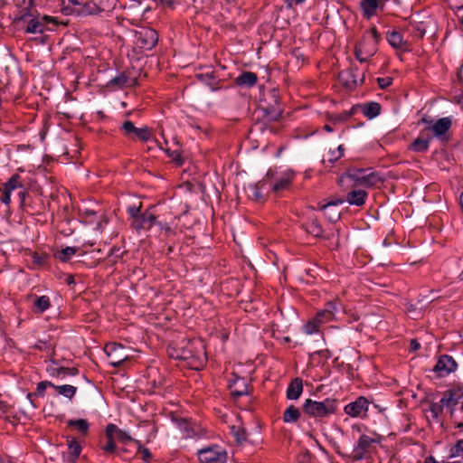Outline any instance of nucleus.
<instances>
[{
    "instance_id": "obj_1",
    "label": "nucleus",
    "mask_w": 463,
    "mask_h": 463,
    "mask_svg": "<svg viewBox=\"0 0 463 463\" xmlns=\"http://www.w3.org/2000/svg\"><path fill=\"white\" fill-rule=\"evenodd\" d=\"M169 355L175 359L188 360L189 365L195 370L203 366L206 362L204 348L199 340H189L177 348H172Z\"/></svg>"
},
{
    "instance_id": "obj_2",
    "label": "nucleus",
    "mask_w": 463,
    "mask_h": 463,
    "mask_svg": "<svg viewBox=\"0 0 463 463\" xmlns=\"http://www.w3.org/2000/svg\"><path fill=\"white\" fill-rule=\"evenodd\" d=\"M338 311V307L335 302L330 301L326 304L324 309L318 311L316 317L309 320L304 326V331L307 335L317 333L319 327L326 323L334 321L335 319V313Z\"/></svg>"
},
{
    "instance_id": "obj_3",
    "label": "nucleus",
    "mask_w": 463,
    "mask_h": 463,
    "mask_svg": "<svg viewBox=\"0 0 463 463\" xmlns=\"http://www.w3.org/2000/svg\"><path fill=\"white\" fill-rule=\"evenodd\" d=\"M380 40V35L375 28H372L367 32L363 39L362 43L356 44L354 48L355 58L360 62H365L369 57L374 55L377 51L376 45Z\"/></svg>"
},
{
    "instance_id": "obj_4",
    "label": "nucleus",
    "mask_w": 463,
    "mask_h": 463,
    "mask_svg": "<svg viewBox=\"0 0 463 463\" xmlns=\"http://www.w3.org/2000/svg\"><path fill=\"white\" fill-rule=\"evenodd\" d=\"M346 178L354 181L355 185L366 188L377 186L383 182V177L379 174L364 169H356L347 173L340 179V182H343Z\"/></svg>"
},
{
    "instance_id": "obj_5",
    "label": "nucleus",
    "mask_w": 463,
    "mask_h": 463,
    "mask_svg": "<svg viewBox=\"0 0 463 463\" xmlns=\"http://www.w3.org/2000/svg\"><path fill=\"white\" fill-rule=\"evenodd\" d=\"M303 410L306 413L314 417H324L335 411L334 401L326 400L324 402H316L307 399L304 405Z\"/></svg>"
},
{
    "instance_id": "obj_6",
    "label": "nucleus",
    "mask_w": 463,
    "mask_h": 463,
    "mask_svg": "<svg viewBox=\"0 0 463 463\" xmlns=\"http://www.w3.org/2000/svg\"><path fill=\"white\" fill-rule=\"evenodd\" d=\"M200 463H225L227 451L217 445L203 448L197 452Z\"/></svg>"
},
{
    "instance_id": "obj_7",
    "label": "nucleus",
    "mask_w": 463,
    "mask_h": 463,
    "mask_svg": "<svg viewBox=\"0 0 463 463\" xmlns=\"http://www.w3.org/2000/svg\"><path fill=\"white\" fill-rule=\"evenodd\" d=\"M105 352L109 357V364L114 367L119 366L123 362L130 357L128 350L117 343L106 345Z\"/></svg>"
},
{
    "instance_id": "obj_8",
    "label": "nucleus",
    "mask_w": 463,
    "mask_h": 463,
    "mask_svg": "<svg viewBox=\"0 0 463 463\" xmlns=\"http://www.w3.org/2000/svg\"><path fill=\"white\" fill-rule=\"evenodd\" d=\"M461 392L459 391L449 390L443 393L440 399V403L446 408L453 421L458 420V413H460L459 408H456L461 399Z\"/></svg>"
},
{
    "instance_id": "obj_9",
    "label": "nucleus",
    "mask_w": 463,
    "mask_h": 463,
    "mask_svg": "<svg viewBox=\"0 0 463 463\" xmlns=\"http://www.w3.org/2000/svg\"><path fill=\"white\" fill-rule=\"evenodd\" d=\"M137 43L146 50H151L158 41V34L152 28H142L137 33Z\"/></svg>"
},
{
    "instance_id": "obj_10",
    "label": "nucleus",
    "mask_w": 463,
    "mask_h": 463,
    "mask_svg": "<svg viewBox=\"0 0 463 463\" xmlns=\"http://www.w3.org/2000/svg\"><path fill=\"white\" fill-rule=\"evenodd\" d=\"M368 406V400L360 396L354 402H350L345 407V412L351 417H361L365 415Z\"/></svg>"
},
{
    "instance_id": "obj_11",
    "label": "nucleus",
    "mask_w": 463,
    "mask_h": 463,
    "mask_svg": "<svg viewBox=\"0 0 463 463\" xmlns=\"http://www.w3.org/2000/svg\"><path fill=\"white\" fill-rule=\"evenodd\" d=\"M456 368L455 360L451 356L444 354L439 357L433 370L439 377H444L454 372Z\"/></svg>"
},
{
    "instance_id": "obj_12",
    "label": "nucleus",
    "mask_w": 463,
    "mask_h": 463,
    "mask_svg": "<svg viewBox=\"0 0 463 463\" xmlns=\"http://www.w3.org/2000/svg\"><path fill=\"white\" fill-rule=\"evenodd\" d=\"M20 177L18 175H13L8 182H6L5 184H4L1 187H0V193H1V195H0V200L2 203H4L5 204L8 205L10 203V201H11V194L16 190V189H21L22 188V184H20V181H19Z\"/></svg>"
},
{
    "instance_id": "obj_13",
    "label": "nucleus",
    "mask_w": 463,
    "mask_h": 463,
    "mask_svg": "<svg viewBox=\"0 0 463 463\" xmlns=\"http://www.w3.org/2000/svg\"><path fill=\"white\" fill-rule=\"evenodd\" d=\"M49 22L55 23V19L47 15L43 16L41 19L32 18L28 20L25 32L27 33H42L44 32L46 24Z\"/></svg>"
},
{
    "instance_id": "obj_14",
    "label": "nucleus",
    "mask_w": 463,
    "mask_h": 463,
    "mask_svg": "<svg viewBox=\"0 0 463 463\" xmlns=\"http://www.w3.org/2000/svg\"><path fill=\"white\" fill-rule=\"evenodd\" d=\"M100 3H102V0H93L86 3L78 10V13L82 15H92L114 7V5H104L105 4Z\"/></svg>"
},
{
    "instance_id": "obj_15",
    "label": "nucleus",
    "mask_w": 463,
    "mask_h": 463,
    "mask_svg": "<svg viewBox=\"0 0 463 463\" xmlns=\"http://www.w3.org/2000/svg\"><path fill=\"white\" fill-rule=\"evenodd\" d=\"M121 128L126 135L135 134L141 141H147L151 137V132L147 127L138 128L131 121H125Z\"/></svg>"
},
{
    "instance_id": "obj_16",
    "label": "nucleus",
    "mask_w": 463,
    "mask_h": 463,
    "mask_svg": "<svg viewBox=\"0 0 463 463\" xmlns=\"http://www.w3.org/2000/svg\"><path fill=\"white\" fill-rule=\"evenodd\" d=\"M155 224H156V217L149 212L141 213L139 217L132 222V226L137 231L148 230Z\"/></svg>"
},
{
    "instance_id": "obj_17",
    "label": "nucleus",
    "mask_w": 463,
    "mask_h": 463,
    "mask_svg": "<svg viewBox=\"0 0 463 463\" xmlns=\"http://www.w3.org/2000/svg\"><path fill=\"white\" fill-rule=\"evenodd\" d=\"M451 124V118L446 117L439 118L431 126L427 127L426 129L432 131L435 137H440L447 133V131L450 128Z\"/></svg>"
},
{
    "instance_id": "obj_18",
    "label": "nucleus",
    "mask_w": 463,
    "mask_h": 463,
    "mask_svg": "<svg viewBox=\"0 0 463 463\" xmlns=\"http://www.w3.org/2000/svg\"><path fill=\"white\" fill-rule=\"evenodd\" d=\"M373 442V439L366 435H362L358 440L356 447L354 449L353 457L354 459H361L364 458L368 448Z\"/></svg>"
},
{
    "instance_id": "obj_19",
    "label": "nucleus",
    "mask_w": 463,
    "mask_h": 463,
    "mask_svg": "<svg viewBox=\"0 0 463 463\" xmlns=\"http://www.w3.org/2000/svg\"><path fill=\"white\" fill-rule=\"evenodd\" d=\"M231 393L234 397H241L248 394V385L244 379L236 378L229 384Z\"/></svg>"
},
{
    "instance_id": "obj_20",
    "label": "nucleus",
    "mask_w": 463,
    "mask_h": 463,
    "mask_svg": "<svg viewBox=\"0 0 463 463\" xmlns=\"http://www.w3.org/2000/svg\"><path fill=\"white\" fill-rule=\"evenodd\" d=\"M293 176L294 175L291 171L283 173L281 176L273 183L272 190L278 193L287 189L290 185Z\"/></svg>"
},
{
    "instance_id": "obj_21",
    "label": "nucleus",
    "mask_w": 463,
    "mask_h": 463,
    "mask_svg": "<svg viewBox=\"0 0 463 463\" xmlns=\"http://www.w3.org/2000/svg\"><path fill=\"white\" fill-rule=\"evenodd\" d=\"M114 430H116V425L114 424H109L106 428L107 443L102 446V450L107 454L114 453L117 448L115 444Z\"/></svg>"
},
{
    "instance_id": "obj_22",
    "label": "nucleus",
    "mask_w": 463,
    "mask_h": 463,
    "mask_svg": "<svg viewBox=\"0 0 463 463\" xmlns=\"http://www.w3.org/2000/svg\"><path fill=\"white\" fill-rule=\"evenodd\" d=\"M344 201L329 202L326 204L320 205L319 209L322 210L326 216L328 217L330 222H335L340 217V213L335 209L337 203H342Z\"/></svg>"
},
{
    "instance_id": "obj_23",
    "label": "nucleus",
    "mask_w": 463,
    "mask_h": 463,
    "mask_svg": "<svg viewBox=\"0 0 463 463\" xmlns=\"http://www.w3.org/2000/svg\"><path fill=\"white\" fill-rule=\"evenodd\" d=\"M367 193L364 190L357 189L347 194L345 201L350 204L361 206L365 202Z\"/></svg>"
},
{
    "instance_id": "obj_24",
    "label": "nucleus",
    "mask_w": 463,
    "mask_h": 463,
    "mask_svg": "<svg viewBox=\"0 0 463 463\" xmlns=\"http://www.w3.org/2000/svg\"><path fill=\"white\" fill-rule=\"evenodd\" d=\"M303 383L299 378L294 379L287 390V397L289 400H297L302 393Z\"/></svg>"
},
{
    "instance_id": "obj_25",
    "label": "nucleus",
    "mask_w": 463,
    "mask_h": 463,
    "mask_svg": "<svg viewBox=\"0 0 463 463\" xmlns=\"http://www.w3.org/2000/svg\"><path fill=\"white\" fill-rule=\"evenodd\" d=\"M379 5L380 0H362L360 4L364 15L367 18H370L376 14Z\"/></svg>"
},
{
    "instance_id": "obj_26",
    "label": "nucleus",
    "mask_w": 463,
    "mask_h": 463,
    "mask_svg": "<svg viewBox=\"0 0 463 463\" xmlns=\"http://www.w3.org/2000/svg\"><path fill=\"white\" fill-rule=\"evenodd\" d=\"M67 425L76 430L82 436H86L88 434L90 425L84 419L70 420L67 421Z\"/></svg>"
},
{
    "instance_id": "obj_27",
    "label": "nucleus",
    "mask_w": 463,
    "mask_h": 463,
    "mask_svg": "<svg viewBox=\"0 0 463 463\" xmlns=\"http://www.w3.org/2000/svg\"><path fill=\"white\" fill-rule=\"evenodd\" d=\"M257 82V75L250 71L241 74L236 79V83L241 86L251 87Z\"/></svg>"
},
{
    "instance_id": "obj_28",
    "label": "nucleus",
    "mask_w": 463,
    "mask_h": 463,
    "mask_svg": "<svg viewBox=\"0 0 463 463\" xmlns=\"http://www.w3.org/2000/svg\"><path fill=\"white\" fill-rule=\"evenodd\" d=\"M300 417V411L294 405H290L283 413V421L285 423H294Z\"/></svg>"
},
{
    "instance_id": "obj_29",
    "label": "nucleus",
    "mask_w": 463,
    "mask_h": 463,
    "mask_svg": "<svg viewBox=\"0 0 463 463\" xmlns=\"http://www.w3.org/2000/svg\"><path fill=\"white\" fill-rule=\"evenodd\" d=\"M265 180H262L255 184H251L249 186V196L255 200V201H260L263 198V194L261 192L264 184H265Z\"/></svg>"
},
{
    "instance_id": "obj_30",
    "label": "nucleus",
    "mask_w": 463,
    "mask_h": 463,
    "mask_svg": "<svg viewBox=\"0 0 463 463\" xmlns=\"http://www.w3.org/2000/svg\"><path fill=\"white\" fill-rule=\"evenodd\" d=\"M51 306L50 298L47 296L36 298L33 304V310L35 313H43L47 310Z\"/></svg>"
},
{
    "instance_id": "obj_31",
    "label": "nucleus",
    "mask_w": 463,
    "mask_h": 463,
    "mask_svg": "<svg viewBox=\"0 0 463 463\" xmlns=\"http://www.w3.org/2000/svg\"><path fill=\"white\" fill-rule=\"evenodd\" d=\"M70 460L74 461L80 454L81 447L75 439H68Z\"/></svg>"
},
{
    "instance_id": "obj_32",
    "label": "nucleus",
    "mask_w": 463,
    "mask_h": 463,
    "mask_svg": "<svg viewBox=\"0 0 463 463\" xmlns=\"http://www.w3.org/2000/svg\"><path fill=\"white\" fill-rule=\"evenodd\" d=\"M54 389L58 392L59 394L63 395L69 399H71L77 391L76 387L69 384L54 385Z\"/></svg>"
},
{
    "instance_id": "obj_33",
    "label": "nucleus",
    "mask_w": 463,
    "mask_h": 463,
    "mask_svg": "<svg viewBox=\"0 0 463 463\" xmlns=\"http://www.w3.org/2000/svg\"><path fill=\"white\" fill-rule=\"evenodd\" d=\"M387 39L389 43L394 48H402L405 44L402 34L395 31L390 33L387 35Z\"/></svg>"
},
{
    "instance_id": "obj_34",
    "label": "nucleus",
    "mask_w": 463,
    "mask_h": 463,
    "mask_svg": "<svg viewBox=\"0 0 463 463\" xmlns=\"http://www.w3.org/2000/svg\"><path fill=\"white\" fill-rule=\"evenodd\" d=\"M78 249L75 247H66L58 251L56 257L63 262L69 261L71 258L77 252Z\"/></svg>"
},
{
    "instance_id": "obj_35",
    "label": "nucleus",
    "mask_w": 463,
    "mask_h": 463,
    "mask_svg": "<svg viewBox=\"0 0 463 463\" xmlns=\"http://www.w3.org/2000/svg\"><path fill=\"white\" fill-rule=\"evenodd\" d=\"M380 105L375 102H372L364 106L363 112L369 118L376 117L380 113Z\"/></svg>"
},
{
    "instance_id": "obj_36",
    "label": "nucleus",
    "mask_w": 463,
    "mask_h": 463,
    "mask_svg": "<svg viewBox=\"0 0 463 463\" xmlns=\"http://www.w3.org/2000/svg\"><path fill=\"white\" fill-rule=\"evenodd\" d=\"M343 146H339L335 150L329 151L327 156L323 158V163L328 161L329 163H334L343 156Z\"/></svg>"
},
{
    "instance_id": "obj_37",
    "label": "nucleus",
    "mask_w": 463,
    "mask_h": 463,
    "mask_svg": "<svg viewBox=\"0 0 463 463\" xmlns=\"http://www.w3.org/2000/svg\"><path fill=\"white\" fill-rule=\"evenodd\" d=\"M429 147V140L418 137L412 144L411 148L416 152H424Z\"/></svg>"
},
{
    "instance_id": "obj_38",
    "label": "nucleus",
    "mask_w": 463,
    "mask_h": 463,
    "mask_svg": "<svg viewBox=\"0 0 463 463\" xmlns=\"http://www.w3.org/2000/svg\"><path fill=\"white\" fill-rule=\"evenodd\" d=\"M128 82V77L125 74H120L110 80L109 85L118 88H123Z\"/></svg>"
},
{
    "instance_id": "obj_39",
    "label": "nucleus",
    "mask_w": 463,
    "mask_h": 463,
    "mask_svg": "<svg viewBox=\"0 0 463 463\" xmlns=\"http://www.w3.org/2000/svg\"><path fill=\"white\" fill-rule=\"evenodd\" d=\"M114 438L124 443L132 440L131 437L126 431L119 430L117 426L116 430H114Z\"/></svg>"
},
{
    "instance_id": "obj_40",
    "label": "nucleus",
    "mask_w": 463,
    "mask_h": 463,
    "mask_svg": "<svg viewBox=\"0 0 463 463\" xmlns=\"http://www.w3.org/2000/svg\"><path fill=\"white\" fill-rule=\"evenodd\" d=\"M451 457L463 458V439L458 440L457 444L451 449Z\"/></svg>"
},
{
    "instance_id": "obj_41",
    "label": "nucleus",
    "mask_w": 463,
    "mask_h": 463,
    "mask_svg": "<svg viewBox=\"0 0 463 463\" xmlns=\"http://www.w3.org/2000/svg\"><path fill=\"white\" fill-rule=\"evenodd\" d=\"M232 430L238 442L241 443L246 439V433L243 428L232 427Z\"/></svg>"
},
{
    "instance_id": "obj_42",
    "label": "nucleus",
    "mask_w": 463,
    "mask_h": 463,
    "mask_svg": "<svg viewBox=\"0 0 463 463\" xmlns=\"http://www.w3.org/2000/svg\"><path fill=\"white\" fill-rule=\"evenodd\" d=\"M135 442L138 444L137 453L140 455L141 458L145 461H148L152 457L151 452L146 448L141 446L139 441L136 440Z\"/></svg>"
},
{
    "instance_id": "obj_43",
    "label": "nucleus",
    "mask_w": 463,
    "mask_h": 463,
    "mask_svg": "<svg viewBox=\"0 0 463 463\" xmlns=\"http://www.w3.org/2000/svg\"><path fill=\"white\" fill-rule=\"evenodd\" d=\"M443 408L444 407L440 402L431 404V406L430 408V413L431 417L433 419L437 420L439 418V414L441 413Z\"/></svg>"
},
{
    "instance_id": "obj_44",
    "label": "nucleus",
    "mask_w": 463,
    "mask_h": 463,
    "mask_svg": "<svg viewBox=\"0 0 463 463\" xmlns=\"http://www.w3.org/2000/svg\"><path fill=\"white\" fill-rule=\"evenodd\" d=\"M307 231L310 234H313L316 237H319L321 235V233H322L321 226L317 222H313L312 223H310L308 225Z\"/></svg>"
},
{
    "instance_id": "obj_45",
    "label": "nucleus",
    "mask_w": 463,
    "mask_h": 463,
    "mask_svg": "<svg viewBox=\"0 0 463 463\" xmlns=\"http://www.w3.org/2000/svg\"><path fill=\"white\" fill-rule=\"evenodd\" d=\"M47 386H52L54 388V384H52L51 382H40L38 384H37V389H36V392H35V395H43L46 387Z\"/></svg>"
},
{
    "instance_id": "obj_46",
    "label": "nucleus",
    "mask_w": 463,
    "mask_h": 463,
    "mask_svg": "<svg viewBox=\"0 0 463 463\" xmlns=\"http://www.w3.org/2000/svg\"><path fill=\"white\" fill-rule=\"evenodd\" d=\"M342 82L347 86H353L356 84V80L354 75H340Z\"/></svg>"
},
{
    "instance_id": "obj_47",
    "label": "nucleus",
    "mask_w": 463,
    "mask_h": 463,
    "mask_svg": "<svg viewBox=\"0 0 463 463\" xmlns=\"http://www.w3.org/2000/svg\"><path fill=\"white\" fill-rule=\"evenodd\" d=\"M377 81L380 88L386 89L392 83V79L391 77L378 78Z\"/></svg>"
},
{
    "instance_id": "obj_48",
    "label": "nucleus",
    "mask_w": 463,
    "mask_h": 463,
    "mask_svg": "<svg viewBox=\"0 0 463 463\" xmlns=\"http://www.w3.org/2000/svg\"><path fill=\"white\" fill-rule=\"evenodd\" d=\"M128 213L133 218V220H136L137 217L141 215L140 213V206L132 205L128 207Z\"/></svg>"
},
{
    "instance_id": "obj_49",
    "label": "nucleus",
    "mask_w": 463,
    "mask_h": 463,
    "mask_svg": "<svg viewBox=\"0 0 463 463\" xmlns=\"http://www.w3.org/2000/svg\"><path fill=\"white\" fill-rule=\"evenodd\" d=\"M156 223L160 226L161 230H164L165 232L166 235L173 234V231L170 226H168L166 224H162L161 222H156Z\"/></svg>"
},
{
    "instance_id": "obj_50",
    "label": "nucleus",
    "mask_w": 463,
    "mask_h": 463,
    "mask_svg": "<svg viewBox=\"0 0 463 463\" xmlns=\"http://www.w3.org/2000/svg\"><path fill=\"white\" fill-rule=\"evenodd\" d=\"M460 414V416L458 414V420L454 422L456 424V428L463 430V413Z\"/></svg>"
},
{
    "instance_id": "obj_51",
    "label": "nucleus",
    "mask_w": 463,
    "mask_h": 463,
    "mask_svg": "<svg viewBox=\"0 0 463 463\" xmlns=\"http://www.w3.org/2000/svg\"><path fill=\"white\" fill-rule=\"evenodd\" d=\"M170 157L173 158V160L176 161L178 164L182 163L180 154L177 151H174L169 155Z\"/></svg>"
},
{
    "instance_id": "obj_52",
    "label": "nucleus",
    "mask_w": 463,
    "mask_h": 463,
    "mask_svg": "<svg viewBox=\"0 0 463 463\" xmlns=\"http://www.w3.org/2000/svg\"><path fill=\"white\" fill-rule=\"evenodd\" d=\"M31 15L29 14H25L23 16L17 17L14 19V24L18 26L23 21H26Z\"/></svg>"
},
{
    "instance_id": "obj_53",
    "label": "nucleus",
    "mask_w": 463,
    "mask_h": 463,
    "mask_svg": "<svg viewBox=\"0 0 463 463\" xmlns=\"http://www.w3.org/2000/svg\"><path fill=\"white\" fill-rule=\"evenodd\" d=\"M77 373V370L76 369H66V368H61L59 370V374L60 373H71V374H75Z\"/></svg>"
},
{
    "instance_id": "obj_54",
    "label": "nucleus",
    "mask_w": 463,
    "mask_h": 463,
    "mask_svg": "<svg viewBox=\"0 0 463 463\" xmlns=\"http://www.w3.org/2000/svg\"><path fill=\"white\" fill-rule=\"evenodd\" d=\"M411 345V350H412V351L418 350L420 348V344L418 343V341L415 340V339H412L411 341V345Z\"/></svg>"
},
{
    "instance_id": "obj_55",
    "label": "nucleus",
    "mask_w": 463,
    "mask_h": 463,
    "mask_svg": "<svg viewBox=\"0 0 463 463\" xmlns=\"http://www.w3.org/2000/svg\"><path fill=\"white\" fill-rule=\"evenodd\" d=\"M421 122L427 125V127L431 126L434 124L433 120L430 117H423L421 119Z\"/></svg>"
},
{
    "instance_id": "obj_56",
    "label": "nucleus",
    "mask_w": 463,
    "mask_h": 463,
    "mask_svg": "<svg viewBox=\"0 0 463 463\" xmlns=\"http://www.w3.org/2000/svg\"><path fill=\"white\" fill-rule=\"evenodd\" d=\"M18 196H19V198L21 200V203H24V197H25V192L22 188L18 192Z\"/></svg>"
},
{
    "instance_id": "obj_57",
    "label": "nucleus",
    "mask_w": 463,
    "mask_h": 463,
    "mask_svg": "<svg viewBox=\"0 0 463 463\" xmlns=\"http://www.w3.org/2000/svg\"><path fill=\"white\" fill-rule=\"evenodd\" d=\"M115 1L116 0H102V5L106 4L105 5H114L115 6Z\"/></svg>"
},
{
    "instance_id": "obj_58",
    "label": "nucleus",
    "mask_w": 463,
    "mask_h": 463,
    "mask_svg": "<svg viewBox=\"0 0 463 463\" xmlns=\"http://www.w3.org/2000/svg\"><path fill=\"white\" fill-rule=\"evenodd\" d=\"M70 3H71L72 5H81V0H69Z\"/></svg>"
},
{
    "instance_id": "obj_59",
    "label": "nucleus",
    "mask_w": 463,
    "mask_h": 463,
    "mask_svg": "<svg viewBox=\"0 0 463 463\" xmlns=\"http://www.w3.org/2000/svg\"><path fill=\"white\" fill-rule=\"evenodd\" d=\"M407 310L411 313V312L415 311V307L412 304H410L407 307Z\"/></svg>"
},
{
    "instance_id": "obj_60",
    "label": "nucleus",
    "mask_w": 463,
    "mask_h": 463,
    "mask_svg": "<svg viewBox=\"0 0 463 463\" xmlns=\"http://www.w3.org/2000/svg\"><path fill=\"white\" fill-rule=\"evenodd\" d=\"M73 282H74V278H73V276H69V277L67 278V283H68V284H72Z\"/></svg>"
},
{
    "instance_id": "obj_61",
    "label": "nucleus",
    "mask_w": 463,
    "mask_h": 463,
    "mask_svg": "<svg viewBox=\"0 0 463 463\" xmlns=\"http://www.w3.org/2000/svg\"><path fill=\"white\" fill-rule=\"evenodd\" d=\"M458 102L460 103L463 107V94L458 97Z\"/></svg>"
},
{
    "instance_id": "obj_62",
    "label": "nucleus",
    "mask_w": 463,
    "mask_h": 463,
    "mask_svg": "<svg viewBox=\"0 0 463 463\" xmlns=\"http://www.w3.org/2000/svg\"><path fill=\"white\" fill-rule=\"evenodd\" d=\"M325 129L329 132L332 131V128L328 125L325 126Z\"/></svg>"
},
{
    "instance_id": "obj_63",
    "label": "nucleus",
    "mask_w": 463,
    "mask_h": 463,
    "mask_svg": "<svg viewBox=\"0 0 463 463\" xmlns=\"http://www.w3.org/2000/svg\"><path fill=\"white\" fill-rule=\"evenodd\" d=\"M460 413H463V402L461 403V406L459 407Z\"/></svg>"
},
{
    "instance_id": "obj_64",
    "label": "nucleus",
    "mask_w": 463,
    "mask_h": 463,
    "mask_svg": "<svg viewBox=\"0 0 463 463\" xmlns=\"http://www.w3.org/2000/svg\"><path fill=\"white\" fill-rule=\"evenodd\" d=\"M296 2V4H300V3H303L305 0H294Z\"/></svg>"
}]
</instances>
